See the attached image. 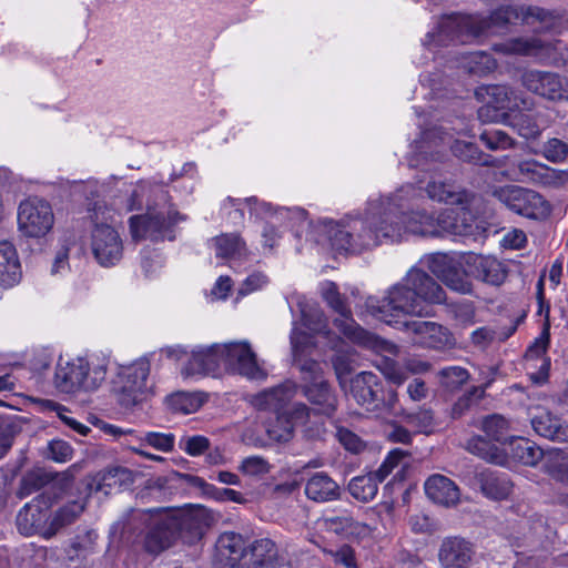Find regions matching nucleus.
Masks as SVG:
<instances>
[{
  "instance_id": "obj_59",
  "label": "nucleus",
  "mask_w": 568,
  "mask_h": 568,
  "mask_svg": "<svg viewBox=\"0 0 568 568\" xmlns=\"http://www.w3.org/2000/svg\"><path fill=\"white\" fill-rule=\"evenodd\" d=\"M210 446V440L201 435L184 437L180 442V447L190 456L203 454Z\"/></svg>"
},
{
  "instance_id": "obj_6",
  "label": "nucleus",
  "mask_w": 568,
  "mask_h": 568,
  "mask_svg": "<svg viewBox=\"0 0 568 568\" xmlns=\"http://www.w3.org/2000/svg\"><path fill=\"white\" fill-rule=\"evenodd\" d=\"M100 185L95 180L74 183L73 192L82 193L88 202L87 216L92 225L91 250L98 263L104 267L115 265L123 254V244L119 233L110 224L112 212L99 196Z\"/></svg>"
},
{
  "instance_id": "obj_57",
  "label": "nucleus",
  "mask_w": 568,
  "mask_h": 568,
  "mask_svg": "<svg viewBox=\"0 0 568 568\" xmlns=\"http://www.w3.org/2000/svg\"><path fill=\"white\" fill-rule=\"evenodd\" d=\"M443 385L454 389L463 385L469 377L468 372L459 366L443 368L439 373Z\"/></svg>"
},
{
  "instance_id": "obj_42",
  "label": "nucleus",
  "mask_w": 568,
  "mask_h": 568,
  "mask_svg": "<svg viewBox=\"0 0 568 568\" xmlns=\"http://www.w3.org/2000/svg\"><path fill=\"white\" fill-rule=\"evenodd\" d=\"M215 254L221 258L242 256L246 248L245 243L236 234H223L213 240Z\"/></svg>"
},
{
  "instance_id": "obj_58",
  "label": "nucleus",
  "mask_w": 568,
  "mask_h": 568,
  "mask_svg": "<svg viewBox=\"0 0 568 568\" xmlns=\"http://www.w3.org/2000/svg\"><path fill=\"white\" fill-rule=\"evenodd\" d=\"M550 343V324L548 321L544 323L542 331L534 343L527 349V357H540L546 354Z\"/></svg>"
},
{
  "instance_id": "obj_19",
  "label": "nucleus",
  "mask_w": 568,
  "mask_h": 568,
  "mask_svg": "<svg viewBox=\"0 0 568 568\" xmlns=\"http://www.w3.org/2000/svg\"><path fill=\"white\" fill-rule=\"evenodd\" d=\"M521 83L528 91L546 100L568 99V80L557 73L530 70L523 74Z\"/></svg>"
},
{
  "instance_id": "obj_60",
  "label": "nucleus",
  "mask_w": 568,
  "mask_h": 568,
  "mask_svg": "<svg viewBox=\"0 0 568 568\" xmlns=\"http://www.w3.org/2000/svg\"><path fill=\"white\" fill-rule=\"evenodd\" d=\"M405 452L402 449H393L388 453L379 468L373 474L377 477V479L383 481L392 473V470L398 466L399 462L405 457Z\"/></svg>"
},
{
  "instance_id": "obj_48",
  "label": "nucleus",
  "mask_w": 568,
  "mask_h": 568,
  "mask_svg": "<svg viewBox=\"0 0 568 568\" xmlns=\"http://www.w3.org/2000/svg\"><path fill=\"white\" fill-rule=\"evenodd\" d=\"M403 420L415 429L416 433L430 434L435 427L434 415L430 409L422 408L417 412H402Z\"/></svg>"
},
{
  "instance_id": "obj_28",
  "label": "nucleus",
  "mask_w": 568,
  "mask_h": 568,
  "mask_svg": "<svg viewBox=\"0 0 568 568\" xmlns=\"http://www.w3.org/2000/svg\"><path fill=\"white\" fill-rule=\"evenodd\" d=\"M304 493L310 500L328 503L339 499L342 491L339 485L331 476L318 471L306 480Z\"/></svg>"
},
{
  "instance_id": "obj_41",
  "label": "nucleus",
  "mask_w": 568,
  "mask_h": 568,
  "mask_svg": "<svg viewBox=\"0 0 568 568\" xmlns=\"http://www.w3.org/2000/svg\"><path fill=\"white\" fill-rule=\"evenodd\" d=\"M540 38H507L505 42L496 44L495 50L503 53L536 55L540 53Z\"/></svg>"
},
{
  "instance_id": "obj_5",
  "label": "nucleus",
  "mask_w": 568,
  "mask_h": 568,
  "mask_svg": "<svg viewBox=\"0 0 568 568\" xmlns=\"http://www.w3.org/2000/svg\"><path fill=\"white\" fill-rule=\"evenodd\" d=\"M133 197L140 206H145L146 212L130 217L132 239L174 240V226L186 217L174 209L165 185L142 182L134 191Z\"/></svg>"
},
{
  "instance_id": "obj_56",
  "label": "nucleus",
  "mask_w": 568,
  "mask_h": 568,
  "mask_svg": "<svg viewBox=\"0 0 568 568\" xmlns=\"http://www.w3.org/2000/svg\"><path fill=\"white\" fill-rule=\"evenodd\" d=\"M542 155L552 163L564 162L568 155V143L559 139H550L542 146Z\"/></svg>"
},
{
  "instance_id": "obj_34",
  "label": "nucleus",
  "mask_w": 568,
  "mask_h": 568,
  "mask_svg": "<svg viewBox=\"0 0 568 568\" xmlns=\"http://www.w3.org/2000/svg\"><path fill=\"white\" fill-rule=\"evenodd\" d=\"M480 488L486 497L503 500L511 494L513 484L505 473L484 471L480 474Z\"/></svg>"
},
{
  "instance_id": "obj_62",
  "label": "nucleus",
  "mask_w": 568,
  "mask_h": 568,
  "mask_svg": "<svg viewBox=\"0 0 568 568\" xmlns=\"http://www.w3.org/2000/svg\"><path fill=\"white\" fill-rule=\"evenodd\" d=\"M73 449L64 440H52L49 444V457L57 463H65L72 458Z\"/></svg>"
},
{
  "instance_id": "obj_11",
  "label": "nucleus",
  "mask_w": 568,
  "mask_h": 568,
  "mask_svg": "<svg viewBox=\"0 0 568 568\" xmlns=\"http://www.w3.org/2000/svg\"><path fill=\"white\" fill-rule=\"evenodd\" d=\"M476 97L481 100L483 105L478 111V116L483 121H498L500 110H530L534 102L530 98L520 92H516L507 85L494 84L478 88ZM506 115L501 114L504 119Z\"/></svg>"
},
{
  "instance_id": "obj_27",
  "label": "nucleus",
  "mask_w": 568,
  "mask_h": 568,
  "mask_svg": "<svg viewBox=\"0 0 568 568\" xmlns=\"http://www.w3.org/2000/svg\"><path fill=\"white\" fill-rule=\"evenodd\" d=\"M425 494L435 504L452 507L458 504L460 490L454 480L442 475L429 476L424 484Z\"/></svg>"
},
{
  "instance_id": "obj_53",
  "label": "nucleus",
  "mask_w": 568,
  "mask_h": 568,
  "mask_svg": "<svg viewBox=\"0 0 568 568\" xmlns=\"http://www.w3.org/2000/svg\"><path fill=\"white\" fill-rule=\"evenodd\" d=\"M244 207H247L246 197L236 199L229 196L223 201L221 212L233 225H239L244 221Z\"/></svg>"
},
{
  "instance_id": "obj_54",
  "label": "nucleus",
  "mask_w": 568,
  "mask_h": 568,
  "mask_svg": "<svg viewBox=\"0 0 568 568\" xmlns=\"http://www.w3.org/2000/svg\"><path fill=\"white\" fill-rule=\"evenodd\" d=\"M239 470L246 476L262 477L270 473L271 466L268 462L261 456H250L241 462Z\"/></svg>"
},
{
  "instance_id": "obj_3",
  "label": "nucleus",
  "mask_w": 568,
  "mask_h": 568,
  "mask_svg": "<svg viewBox=\"0 0 568 568\" xmlns=\"http://www.w3.org/2000/svg\"><path fill=\"white\" fill-rule=\"evenodd\" d=\"M324 229L332 248L337 252L357 253L383 240H403V229L395 223L384 196L369 199L363 217L351 220L346 226L329 221Z\"/></svg>"
},
{
  "instance_id": "obj_21",
  "label": "nucleus",
  "mask_w": 568,
  "mask_h": 568,
  "mask_svg": "<svg viewBox=\"0 0 568 568\" xmlns=\"http://www.w3.org/2000/svg\"><path fill=\"white\" fill-rule=\"evenodd\" d=\"M487 23L478 14H443L436 19V32L427 36H480Z\"/></svg>"
},
{
  "instance_id": "obj_14",
  "label": "nucleus",
  "mask_w": 568,
  "mask_h": 568,
  "mask_svg": "<svg viewBox=\"0 0 568 568\" xmlns=\"http://www.w3.org/2000/svg\"><path fill=\"white\" fill-rule=\"evenodd\" d=\"M223 366L233 374H239L248 379L263 381L267 373L257 362L256 354L248 342H230L221 344Z\"/></svg>"
},
{
  "instance_id": "obj_2",
  "label": "nucleus",
  "mask_w": 568,
  "mask_h": 568,
  "mask_svg": "<svg viewBox=\"0 0 568 568\" xmlns=\"http://www.w3.org/2000/svg\"><path fill=\"white\" fill-rule=\"evenodd\" d=\"M446 300L443 287L425 271L412 267L406 275L389 286L383 298L368 297L367 311L379 321L399 329L407 317L426 314V304H442Z\"/></svg>"
},
{
  "instance_id": "obj_1",
  "label": "nucleus",
  "mask_w": 568,
  "mask_h": 568,
  "mask_svg": "<svg viewBox=\"0 0 568 568\" xmlns=\"http://www.w3.org/2000/svg\"><path fill=\"white\" fill-rule=\"evenodd\" d=\"M425 170L417 185L407 183L384 196L395 223L403 229V237L408 234L423 237L473 235L471 193L437 166Z\"/></svg>"
},
{
  "instance_id": "obj_38",
  "label": "nucleus",
  "mask_w": 568,
  "mask_h": 568,
  "mask_svg": "<svg viewBox=\"0 0 568 568\" xmlns=\"http://www.w3.org/2000/svg\"><path fill=\"white\" fill-rule=\"evenodd\" d=\"M84 509L82 501H72L60 508L52 517L49 529L44 532V539L52 538L61 528L73 523Z\"/></svg>"
},
{
  "instance_id": "obj_8",
  "label": "nucleus",
  "mask_w": 568,
  "mask_h": 568,
  "mask_svg": "<svg viewBox=\"0 0 568 568\" xmlns=\"http://www.w3.org/2000/svg\"><path fill=\"white\" fill-rule=\"evenodd\" d=\"M108 362L105 358H75L71 362H59L54 373L55 388L65 394L92 392L98 389L106 377Z\"/></svg>"
},
{
  "instance_id": "obj_24",
  "label": "nucleus",
  "mask_w": 568,
  "mask_h": 568,
  "mask_svg": "<svg viewBox=\"0 0 568 568\" xmlns=\"http://www.w3.org/2000/svg\"><path fill=\"white\" fill-rule=\"evenodd\" d=\"M296 394L295 383L287 381L278 386L265 389L252 398V405L260 410H270L280 414ZM282 415L277 416L281 422Z\"/></svg>"
},
{
  "instance_id": "obj_49",
  "label": "nucleus",
  "mask_w": 568,
  "mask_h": 568,
  "mask_svg": "<svg viewBox=\"0 0 568 568\" xmlns=\"http://www.w3.org/2000/svg\"><path fill=\"white\" fill-rule=\"evenodd\" d=\"M140 446H150L159 452L169 453L174 448L175 436L172 433L146 432L140 437Z\"/></svg>"
},
{
  "instance_id": "obj_13",
  "label": "nucleus",
  "mask_w": 568,
  "mask_h": 568,
  "mask_svg": "<svg viewBox=\"0 0 568 568\" xmlns=\"http://www.w3.org/2000/svg\"><path fill=\"white\" fill-rule=\"evenodd\" d=\"M493 194L508 209L523 216L539 220L550 214V204L536 191L518 185H506L496 189Z\"/></svg>"
},
{
  "instance_id": "obj_64",
  "label": "nucleus",
  "mask_w": 568,
  "mask_h": 568,
  "mask_svg": "<svg viewBox=\"0 0 568 568\" xmlns=\"http://www.w3.org/2000/svg\"><path fill=\"white\" fill-rule=\"evenodd\" d=\"M339 443L349 452L358 453L364 448L363 440L348 429L341 428L337 432Z\"/></svg>"
},
{
  "instance_id": "obj_43",
  "label": "nucleus",
  "mask_w": 568,
  "mask_h": 568,
  "mask_svg": "<svg viewBox=\"0 0 568 568\" xmlns=\"http://www.w3.org/2000/svg\"><path fill=\"white\" fill-rule=\"evenodd\" d=\"M462 65L468 73L481 77L495 70L496 61L490 54L477 51L465 54Z\"/></svg>"
},
{
  "instance_id": "obj_46",
  "label": "nucleus",
  "mask_w": 568,
  "mask_h": 568,
  "mask_svg": "<svg viewBox=\"0 0 568 568\" xmlns=\"http://www.w3.org/2000/svg\"><path fill=\"white\" fill-rule=\"evenodd\" d=\"M531 16L539 22L537 32L561 34L568 30V22L564 16L554 14L539 8H536Z\"/></svg>"
},
{
  "instance_id": "obj_44",
  "label": "nucleus",
  "mask_w": 568,
  "mask_h": 568,
  "mask_svg": "<svg viewBox=\"0 0 568 568\" xmlns=\"http://www.w3.org/2000/svg\"><path fill=\"white\" fill-rule=\"evenodd\" d=\"M301 305L303 325L313 334L329 335L327 318L317 305Z\"/></svg>"
},
{
  "instance_id": "obj_16",
  "label": "nucleus",
  "mask_w": 568,
  "mask_h": 568,
  "mask_svg": "<svg viewBox=\"0 0 568 568\" xmlns=\"http://www.w3.org/2000/svg\"><path fill=\"white\" fill-rule=\"evenodd\" d=\"M140 519L149 520V530L144 539L145 549L151 554H159L170 548L176 541V531L169 524L171 515L169 510L154 509L139 511Z\"/></svg>"
},
{
  "instance_id": "obj_23",
  "label": "nucleus",
  "mask_w": 568,
  "mask_h": 568,
  "mask_svg": "<svg viewBox=\"0 0 568 568\" xmlns=\"http://www.w3.org/2000/svg\"><path fill=\"white\" fill-rule=\"evenodd\" d=\"M464 261L466 276L471 275L487 284L500 285L507 276L504 264L493 256L467 253Z\"/></svg>"
},
{
  "instance_id": "obj_17",
  "label": "nucleus",
  "mask_w": 568,
  "mask_h": 568,
  "mask_svg": "<svg viewBox=\"0 0 568 568\" xmlns=\"http://www.w3.org/2000/svg\"><path fill=\"white\" fill-rule=\"evenodd\" d=\"M169 511L171 519L168 523L173 525L176 540L181 539L187 545L201 540L211 524V516L204 507Z\"/></svg>"
},
{
  "instance_id": "obj_25",
  "label": "nucleus",
  "mask_w": 568,
  "mask_h": 568,
  "mask_svg": "<svg viewBox=\"0 0 568 568\" xmlns=\"http://www.w3.org/2000/svg\"><path fill=\"white\" fill-rule=\"evenodd\" d=\"M220 347L221 344H214L210 347L194 348L189 362L182 368L183 376L193 377L215 372L223 365V355Z\"/></svg>"
},
{
  "instance_id": "obj_30",
  "label": "nucleus",
  "mask_w": 568,
  "mask_h": 568,
  "mask_svg": "<svg viewBox=\"0 0 568 568\" xmlns=\"http://www.w3.org/2000/svg\"><path fill=\"white\" fill-rule=\"evenodd\" d=\"M252 562L241 568H291L283 556H278L275 544L268 538L255 540L251 546Z\"/></svg>"
},
{
  "instance_id": "obj_15",
  "label": "nucleus",
  "mask_w": 568,
  "mask_h": 568,
  "mask_svg": "<svg viewBox=\"0 0 568 568\" xmlns=\"http://www.w3.org/2000/svg\"><path fill=\"white\" fill-rule=\"evenodd\" d=\"M54 214L49 202L39 197L22 201L18 210V226L28 237L44 236L52 229Z\"/></svg>"
},
{
  "instance_id": "obj_10",
  "label": "nucleus",
  "mask_w": 568,
  "mask_h": 568,
  "mask_svg": "<svg viewBox=\"0 0 568 568\" xmlns=\"http://www.w3.org/2000/svg\"><path fill=\"white\" fill-rule=\"evenodd\" d=\"M150 371L151 364L148 357H140L119 368L116 390L122 406H135L153 394Z\"/></svg>"
},
{
  "instance_id": "obj_33",
  "label": "nucleus",
  "mask_w": 568,
  "mask_h": 568,
  "mask_svg": "<svg viewBox=\"0 0 568 568\" xmlns=\"http://www.w3.org/2000/svg\"><path fill=\"white\" fill-rule=\"evenodd\" d=\"M21 264L14 245L9 241L0 242V284L12 287L21 280Z\"/></svg>"
},
{
  "instance_id": "obj_55",
  "label": "nucleus",
  "mask_w": 568,
  "mask_h": 568,
  "mask_svg": "<svg viewBox=\"0 0 568 568\" xmlns=\"http://www.w3.org/2000/svg\"><path fill=\"white\" fill-rule=\"evenodd\" d=\"M44 407L50 409V410H54L57 412L59 418L65 424L68 425L70 428H72L73 430H75L78 434L82 435V436H85L88 435V433L91 430L89 426L75 420L74 418L70 417L68 415L69 410L67 407L55 403V402H52V400H45L44 402Z\"/></svg>"
},
{
  "instance_id": "obj_22",
  "label": "nucleus",
  "mask_w": 568,
  "mask_h": 568,
  "mask_svg": "<svg viewBox=\"0 0 568 568\" xmlns=\"http://www.w3.org/2000/svg\"><path fill=\"white\" fill-rule=\"evenodd\" d=\"M381 389L379 378L372 372H362L351 379L349 395L367 412L376 413L382 408Z\"/></svg>"
},
{
  "instance_id": "obj_18",
  "label": "nucleus",
  "mask_w": 568,
  "mask_h": 568,
  "mask_svg": "<svg viewBox=\"0 0 568 568\" xmlns=\"http://www.w3.org/2000/svg\"><path fill=\"white\" fill-rule=\"evenodd\" d=\"M399 331L408 334L413 343L422 347L444 349L455 345L452 332L436 322L410 320Z\"/></svg>"
},
{
  "instance_id": "obj_61",
  "label": "nucleus",
  "mask_w": 568,
  "mask_h": 568,
  "mask_svg": "<svg viewBox=\"0 0 568 568\" xmlns=\"http://www.w3.org/2000/svg\"><path fill=\"white\" fill-rule=\"evenodd\" d=\"M515 17L516 10L510 6L498 8L487 18L479 16L480 19L488 21L487 26L484 28V31H486L491 26H505Z\"/></svg>"
},
{
  "instance_id": "obj_50",
  "label": "nucleus",
  "mask_w": 568,
  "mask_h": 568,
  "mask_svg": "<svg viewBox=\"0 0 568 568\" xmlns=\"http://www.w3.org/2000/svg\"><path fill=\"white\" fill-rule=\"evenodd\" d=\"M246 206L250 211L251 216L256 219H268L273 216H284L288 213V209L278 207L275 209L271 203L258 200L256 196L246 197Z\"/></svg>"
},
{
  "instance_id": "obj_36",
  "label": "nucleus",
  "mask_w": 568,
  "mask_h": 568,
  "mask_svg": "<svg viewBox=\"0 0 568 568\" xmlns=\"http://www.w3.org/2000/svg\"><path fill=\"white\" fill-rule=\"evenodd\" d=\"M216 550L222 558L233 566L245 550V540L237 532L225 531L220 535L216 541Z\"/></svg>"
},
{
  "instance_id": "obj_45",
  "label": "nucleus",
  "mask_w": 568,
  "mask_h": 568,
  "mask_svg": "<svg viewBox=\"0 0 568 568\" xmlns=\"http://www.w3.org/2000/svg\"><path fill=\"white\" fill-rule=\"evenodd\" d=\"M508 124L525 139H536L541 132V126L535 115L518 112L507 116Z\"/></svg>"
},
{
  "instance_id": "obj_39",
  "label": "nucleus",
  "mask_w": 568,
  "mask_h": 568,
  "mask_svg": "<svg viewBox=\"0 0 568 568\" xmlns=\"http://www.w3.org/2000/svg\"><path fill=\"white\" fill-rule=\"evenodd\" d=\"M545 470L556 480L568 484V456L560 449L552 448L542 458Z\"/></svg>"
},
{
  "instance_id": "obj_20",
  "label": "nucleus",
  "mask_w": 568,
  "mask_h": 568,
  "mask_svg": "<svg viewBox=\"0 0 568 568\" xmlns=\"http://www.w3.org/2000/svg\"><path fill=\"white\" fill-rule=\"evenodd\" d=\"M515 179L523 183L559 186L568 180V173L550 168L534 159H528L518 162Z\"/></svg>"
},
{
  "instance_id": "obj_31",
  "label": "nucleus",
  "mask_w": 568,
  "mask_h": 568,
  "mask_svg": "<svg viewBox=\"0 0 568 568\" xmlns=\"http://www.w3.org/2000/svg\"><path fill=\"white\" fill-rule=\"evenodd\" d=\"M531 426L538 435L545 438L558 442L568 440V428L559 417L545 408H537L536 413L532 414Z\"/></svg>"
},
{
  "instance_id": "obj_12",
  "label": "nucleus",
  "mask_w": 568,
  "mask_h": 568,
  "mask_svg": "<svg viewBox=\"0 0 568 568\" xmlns=\"http://www.w3.org/2000/svg\"><path fill=\"white\" fill-rule=\"evenodd\" d=\"M464 255L433 253L425 255L420 264L436 275L447 287L460 293H471V283L466 277Z\"/></svg>"
},
{
  "instance_id": "obj_37",
  "label": "nucleus",
  "mask_w": 568,
  "mask_h": 568,
  "mask_svg": "<svg viewBox=\"0 0 568 568\" xmlns=\"http://www.w3.org/2000/svg\"><path fill=\"white\" fill-rule=\"evenodd\" d=\"M379 483L382 481L373 473L357 476L351 479L348 491L355 499L367 503L377 495Z\"/></svg>"
},
{
  "instance_id": "obj_35",
  "label": "nucleus",
  "mask_w": 568,
  "mask_h": 568,
  "mask_svg": "<svg viewBox=\"0 0 568 568\" xmlns=\"http://www.w3.org/2000/svg\"><path fill=\"white\" fill-rule=\"evenodd\" d=\"M506 444L511 457L527 466H534L542 460L546 453L534 442L524 437H509Z\"/></svg>"
},
{
  "instance_id": "obj_40",
  "label": "nucleus",
  "mask_w": 568,
  "mask_h": 568,
  "mask_svg": "<svg viewBox=\"0 0 568 568\" xmlns=\"http://www.w3.org/2000/svg\"><path fill=\"white\" fill-rule=\"evenodd\" d=\"M310 415V408L303 404H294L292 410L288 413L290 420H285V426L277 430L275 426L267 429L271 438L278 442H287L293 433L294 425L303 424Z\"/></svg>"
},
{
  "instance_id": "obj_29",
  "label": "nucleus",
  "mask_w": 568,
  "mask_h": 568,
  "mask_svg": "<svg viewBox=\"0 0 568 568\" xmlns=\"http://www.w3.org/2000/svg\"><path fill=\"white\" fill-rule=\"evenodd\" d=\"M48 513L41 508L39 503H29L23 506L17 516V527L20 534L24 536L40 535L44 538V532L49 529L47 525Z\"/></svg>"
},
{
  "instance_id": "obj_4",
  "label": "nucleus",
  "mask_w": 568,
  "mask_h": 568,
  "mask_svg": "<svg viewBox=\"0 0 568 568\" xmlns=\"http://www.w3.org/2000/svg\"><path fill=\"white\" fill-rule=\"evenodd\" d=\"M321 294L327 305L337 313L335 326L352 343L367 347L383 356L378 365L382 374L389 382L402 385L407 379L406 372L389 356H397L399 347L393 342L381 338L363 329L353 318L346 300L338 292L334 282L326 281L321 285Z\"/></svg>"
},
{
  "instance_id": "obj_52",
  "label": "nucleus",
  "mask_w": 568,
  "mask_h": 568,
  "mask_svg": "<svg viewBox=\"0 0 568 568\" xmlns=\"http://www.w3.org/2000/svg\"><path fill=\"white\" fill-rule=\"evenodd\" d=\"M479 138L480 141L493 151L506 150L515 144L514 139H511L506 132L496 129L483 131Z\"/></svg>"
},
{
  "instance_id": "obj_9",
  "label": "nucleus",
  "mask_w": 568,
  "mask_h": 568,
  "mask_svg": "<svg viewBox=\"0 0 568 568\" xmlns=\"http://www.w3.org/2000/svg\"><path fill=\"white\" fill-rule=\"evenodd\" d=\"M452 136L448 133L443 132L440 129H434L423 132L422 140L416 145V153L414 158L409 160L410 166H424L430 162H439L442 159V152L446 145L450 146L454 155L465 162H473L475 164L491 165L493 162L488 155L481 153V151L471 142H464L456 140L450 145Z\"/></svg>"
},
{
  "instance_id": "obj_51",
  "label": "nucleus",
  "mask_w": 568,
  "mask_h": 568,
  "mask_svg": "<svg viewBox=\"0 0 568 568\" xmlns=\"http://www.w3.org/2000/svg\"><path fill=\"white\" fill-rule=\"evenodd\" d=\"M467 449L480 458L495 464L500 463L503 459L497 448L480 436L471 438L467 444Z\"/></svg>"
},
{
  "instance_id": "obj_32",
  "label": "nucleus",
  "mask_w": 568,
  "mask_h": 568,
  "mask_svg": "<svg viewBox=\"0 0 568 568\" xmlns=\"http://www.w3.org/2000/svg\"><path fill=\"white\" fill-rule=\"evenodd\" d=\"M132 471L122 466H112L104 470L99 471L90 484L91 489L110 494L112 490H118L124 486L132 484Z\"/></svg>"
},
{
  "instance_id": "obj_63",
  "label": "nucleus",
  "mask_w": 568,
  "mask_h": 568,
  "mask_svg": "<svg viewBox=\"0 0 568 568\" xmlns=\"http://www.w3.org/2000/svg\"><path fill=\"white\" fill-rule=\"evenodd\" d=\"M267 283V277L261 273L255 272L248 275L243 282L241 288L239 290V294L244 296L250 293H253L260 288H262Z\"/></svg>"
},
{
  "instance_id": "obj_26",
  "label": "nucleus",
  "mask_w": 568,
  "mask_h": 568,
  "mask_svg": "<svg viewBox=\"0 0 568 568\" xmlns=\"http://www.w3.org/2000/svg\"><path fill=\"white\" fill-rule=\"evenodd\" d=\"M474 552L470 542L463 538L450 537L443 540L438 560L443 568H468Z\"/></svg>"
},
{
  "instance_id": "obj_47",
  "label": "nucleus",
  "mask_w": 568,
  "mask_h": 568,
  "mask_svg": "<svg viewBox=\"0 0 568 568\" xmlns=\"http://www.w3.org/2000/svg\"><path fill=\"white\" fill-rule=\"evenodd\" d=\"M485 434L495 442L505 444L509 439L508 433L510 429L509 422L501 415L487 416L481 424Z\"/></svg>"
},
{
  "instance_id": "obj_7",
  "label": "nucleus",
  "mask_w": 568,
  "mask_h": 568,
  "mask_svg": "<svg viewBox=\"0 0 568 568\" xmlns=\"http://www.w3.org/2000/svg\"><path fill=\"white\" fill-rule=\"evenodd\" d=\"M311 344L312 336L300 331L294 324L291 333V345L294 361L302 373L303 393L314 406V412L331 416L336 410L337 398L329 385L323 379L322 365L314 359L303 357V353Z\"/></svg>"
}]
</instances>
